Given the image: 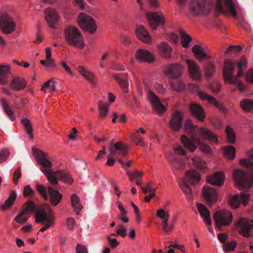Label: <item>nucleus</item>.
<instances>
[{
    "instance_id": "obj_1",
    "label": "nucleus",
    "mask_w": 253,
    "mask_h": 253,
    "mask_svg": "<svg viewBox=\"0 0 253 253\" xmlns=\"http://www.w3.org/2000/svg\"><path fill=\"white\" fill-rule=\"evenodd\" d=\"M184 127L185 130L191 135V137L188 138L183 135L180 137V140L184 148L192 152H194L201 143V139L194 134L196 130L202 139L214 143L219 142L216 136L211 130L205 127H201L196 129V126L193 125L190 119L186 121Z\"/></svg>"
},
{
    "instance_id": "obj_2",
    "label": "nucleus",
    "mask_w": 253,
    "mask_h": 253,
    "mask_svg": "<svg viewBox=\"0 0 253 253\" xmlns=\"http://www.w3.org/2000/svg\"><path fill=\"white\" fill-rule=\"evenodd\" d=\"M246 66L247 61L245 59L235 63L230 60L226 61L223 71L224 81L236 85L237 89L243 92L246 89V86L240 81L239 77L243 73Z\"/></svg>"
},
{
    "instance_id": "obj_3",
    "label": "nucleus",
    "mask_w": 253,
    "mask_h": 253,
    "mask_svg": "<svg viewBox=\"0 0 253 253\" xmlns=\"http://www.w3.org/2000/svg\"><path fill=\"white\" fill-rule=\"evenodd\" d=\"M33 154L41 166L40 169L45 175L48 181L52 185L57 184L59 171H53L50 169L52 163L48 160L47 155L38 149H34Z\"/></svg>"
},
{
    "instance_id": "obj_4",
    "label": "nucleus",
    "mask_w": 253,
    "mask_h": 253,
    "mask_svg": "<svg viewBox=\"0 0 253 253\" xmlns=\"http://www.w3.org/2000/svg\"><path fill=\"white\" fill-rule=\"evenodd\" d=\"M65 39L67 43L71 46L83 49L85 43L83 36L77 27L69 25L65 29Z\"/></svg>"
},
{
    "instance_id": "obj_5",
    "label": "nucleus",
    "mask_w": 253,
    "mask_h": 253,
    "mask_svg": "<svg viewBox=\"0 0 253 253\" xmlns=\"http://www.w3.org/2000/svg\"><path fill=\"white\" fill-rule=\"evenodd\" d=\"M212 8L211 0H192L189 10L194 15H206L211 11Z\"/></svg>"
},
{
    "instance_id": "obj_6",
    "label": "nucleus",
    "mask_w": 253,
    "mask_h": 253,
    "mask_svg": "<svg viewBox=\"0 0 253 253\" xmlns=\"http://www.w3.org/2000/svg\"><path fill=\"white\" fill-rule=\"evenodd\" d=\"M35 221L42 224H54V213L48 204H44L39 207L35 214Z\"/></svg>"
},
{
    "instance_id": "obj_7",
    "label": "nucleus",
    "mask_w": 253,
    "mask_h": 253,
    "mask_svg": "<svg viewBox=\"0 0 253 253\" xmlns=\"http://www.w3.org/2000/svg\"><path fill=\"white\" fill-rule=\"evenodd\" d=\"M149 25L153 30L163 27L166 23V17L162 11H147L145 13Z\"/></svg>"
},
{
    "instance_id": "obj_8",
    "label": "nucleus",
    "mask_w": 253,
    "mask_h": 253,
    "mask_svg": "<svg viewBox=\"0 0 253 253\" xmlns=\"http://www.w3.org/2000/svg\"><path fill=\"white\" fill-rule=\"evenodd\" d=\"M234 182L243 189H250L253 187V176L240 169L235 170L233 174Z\"/></svg>"
},
{
    "instance_id": "obj_9",
    "label": "nucleus",
    "mask_w": 253,
    "mask_h": 253,
    "mask_svg": "<svg viewBox=\"0 0 253 253\" xmlns=\"http://www.w3.org/2000/svg\"><path fill=\"white\" fill-rule=\"evenodd\" d=\"M77 22L79 26L85 32L94 33L97 26L93 18L85 13H80L78 18Z\"/></svg>"
},
{
    "instance_id": "obj_10",
    "label": "nucleus",
    "mask_w": 253,
    "mask_h": 253,
    "mask_svg": "<svg viewBox=\"0 0 253 253\" xmlns=\"http://www.w3.org/2000/svg\"><path fill=\"white\" fill-rule=\"evenodd\" d=\"M213 218L216 226L219 230L222 227L229 226L233 221L232 214L228 210L216 211Z\"/></svg>"
},
{
    "instance_id": "obj_11",
    "label": "nucleus",
    "mask_w": 253,
    "mask_h": 253,
    "mask_svg": "<svg viewBox=\"0 0 253 253\" xmlns=\"http://www.w3.org/2000/svg\"><path fill=\"white\" fill-rule=\"evenodd\" d=\"M252 196L250 192H242L233 196H230L229 198L228 203L229 205L235 209L239 208L241 205L244 207L247 206Z\"/></svg>"
},
{
    "instance_id": "obj_12",
    "label": "nucleus",
    "mask_w": 253,
    "mask_h": 253,
    "mask_svg": "<svg viewBox=\"0 0 253 253\" xmlns=\"http://www.w3.org/2000/svg\"><path fill=\"white\" fill-rule=\"evenodd\" d=\"M16 28V22L14 19L6 13L0 15V30L5 35L13 33Z\"/></svg>"
},
{
    "instance_id": "obj_13",
    "label": "nucleus",
    "mask_w": 253,
    "mask_h": 253,
    "mask_svg": "<svg viewBox=\"0 0 253 253\" xmlns=\"http://www.w3.org/2000/svg\"><path fill=\"white\" fill-rule=\"evenodd\" d=\"M44 15L45 20L49 28L53 29L58 24L60 16L55 8L52 7L45 8L44 11Z\"/></svg>"
},
{
    "instance_id": "obj_14",
    "label": "nucleus",
    "mask_w": 253,
    "mask_h": 253,
    "mask_svg": "<svg viewBox=\"0 0 253 253\" xmlns=\"http://www.w3.org/2000/svg\"><path fill=\"white\" fill-rule=\"evenodd\" d=\"M253 227L252 219L241 217L237 222V228L241 234L246 237L250 236V231Z\"/></svg>"
},
{
    "instance_id": "obj_15",
    "label": "nucleus",
    "mask_w": 253,
    "mask_h": 253,
    "mask_svg": "<svg viewBox=\"0 0 253 253\" xmlns=\"http://www.w3.org/2000/svg\"><path fill=\"white\" fill-rule=\"evenodd\" d=\"M215 7L219 11L229 12L234 17L237 15L235 6L231 0H217Z\"/></svg>"
},
{
    "instance_id": "obj_16",
    "label": "nucleus",
    "mask_w": 253,
    "mask_h": 253,
    "mask_svg": "<svg viewBox=\"0 0 253 253\" xmlns=\"http://www.w3.org/2000/svg\"><path fill=\"white\" fill-rule=\"evenodd\" d=\"M189 76L193 79L200 81L202 79V73L200 67L191 59H186Z\"/></svg>"
},
{
    "instance_id": "obj_17",
    "label": "nucleus",
    "mask_w": 253,
    "mask_h": 253,
    "mask_svg": "<svg viewBox=\"0 0 253 253\" xmlns=\"http://www.w3.org/2000/svg\"><path fill=\"white\" fill-rule=\"evenodd\" d=\"M168 161L169 165L172 169L176 170H182L186 167L185 162L180 158L175 156L172 152L167 154Z\"/></svg>"
},
{
    "instance_id": "obj_18",
    "label": "nucleus",
    "mask_w": 253,
    "mask_h": 253,
    "mask_svg": "<svg viewBox=\"0 0 253 253\" xmlns=\"http://www.w3.org/2000/svg\"><path fill=\"white\" fill-rule=\"evenodd\" d=\"M189 165L198 169L201 171H205L208 169L207 163L202 159L199 156L191 155L186 158Z\"/></svg>"
},
{
    "instance_id": "obj_19",
    "label": "nucleus",
    "mask_w": 253,
    "mask_h": 253,
    "mask_svg": "<svg viewBox=\"0 0 253 253\" xmlns=\"http://www.w3.org/2000/svg\"><path fill=\"white\" fill-rule=\"evenodd\" d=\"M198 95L202 100L208 101L210 104L217 108L222 113L225 114L228 112L227 109L220 104L212 96L201 90L198 91Z\"/></svg>"
},
{
    "instance_id": "obj_20",
    "label": "nucleus",
    "mask_w": 253,
    "mask_h": 253,
    "mask_svg": "<svg viewBox=\"0 0 253 253\" xmlns=\"http://www.w3.org/2000/svg\"><path fill=\"white\" fill-rule=\"evenodd\" d=\"M135 56L137 60L141 62L150 63L155 62L156 60L155 56L147 49H138Z\"/></svg>"
},
{
    "instance_id": "obj_21",
    "label": "nucleus",
    "mask_w": 253,
    "mask_h": 253,
    "mask_svg": "<svg viewBox=\"0 0 253 253\" xmlns=\"http://www.w3.org/2000/svg\"><path fill=\"white\" fill-rule=\"evenodd\" d=\"M135 32L137 38L142 42L148 44L152 42V36L145 27L142 25L138 26Z\"/></svg>"
},
{
    "instance_id": "obj_22",
    "label": "nucleus",
    "mask_w": 253,
    "mask_h": 253,
    "mask_svg": "<svg viewBox=\"0 0 253 253\" xmlns=\"http://www.w3.org/2000/svg\"><path fill=\"white\" fill-rule=\"evenodd\" d=\"M169 124L173 131H178L183 124L182 112L179 110L175 111L171 116Z\"/></svg>"
},
{
    "instance_id": "obj_23",
    "label": "nucleus",
    "mask_w": 253,
    "mask_h": 253,
    "mask_svg": "<svg viewBox=\"0 0 253 253\" xmlns=\"http://www.w3.org/2000/svg\"><path fill=\"white\" fill-rule=\"evenodd\" d=\"M157 48L159 55L162 58L168 59L171 57L172 48L167 42H163L159 44Z\"/></svg>"
},
{
    "instance_id": "obj_24",
    "label": "nucleus",
    "mask_w": 253,
    "mask_h": 253,
    "mask_svg": "<svg viewBox=\"0 0 253 253\" xmlns=\"http://www.w3.org/2000/svg\"><path fill=\"white\" fill-rule=\"evenodd\" d=\"M148 99L154 109L158 113H163L165 111L166 108L160 99L151 91L148 93Z\"/></svg>"
},
{
    "instance_id": "obj_25",
    "label": "nucleus",
    "mask_w": 253,
    "mask_h": 253,
    "mask_svg": "<svg viewBox=\"0 0 253 253\" xmlns=\"http://www.w3.org/2000/svg\"><path fill=\"white\" fill-rule=\"evenodd\" d=\"M109 152L112 155L118 154L119 156L126 157L127 155V145L118 141L115 143L114 147H110Z\"/></svg>"
},
{
    "instance_id": "obj_26",
    "label": "nucleus",
    "mask_w": 253,
    "mask_h": 253,
    "mask_svg": "<svg viewBox=\"0 0 253 253\" xmlns=\"http://www.w3.org/2000/svg\"><path fill=\"white\" fill-rule=\"evenodd\" d=\"M182 71L183 67L178 63L169 65L165 69V73L170 78L178 77L181 74Z\"/></svg>"
},
{
    "instance_id": "obj_27",
    "label": "nucleus",
    "mask_w": 253,
    "mask_h": 253,
    "mask_svg": "<svg viewBox=\"0 0 253 253\" xmlns=\"http://www.w3.org/2000/svg\"><path fill=\"white\" fill-rule=\"evenodd\" d=\"M197 208L200 216L205 224L207 226L211 225L212 221L209 209L205 205L200 203L197 204Z\"/></svg>"
},
{
    "instance_id": "obj_28",
    "label": "nucleus",
    "mask_w": 253,
    "mask_h": 253,
    "mask_svg": "<svg viewBox=\"0 0 253 253\" xmlns=\"http://www.w3.org/2000/svg\"><path fill=\"white\" fill-rule=\"evenodd\" d=\"M192 51L197 60L201 62L204 60L210 59L211 58V55L207 52L205 49L198 45L194 46Z\"/></svg>"
},
{
    "instance_id": "obj_29",
    "label": "nucleus",
    "mask_w": 253,
    "mask_h": 253,
    "mask_svg": "<svg viewBox=\"0 0 253 253\" xmlns=\"http://www.w3.org/2000/svg\"><path fill=\"white\" fill-rule=\"evenodd\" d=\"M189 109L192 114L196 117L199 121H203L205 118V112L199 104L194 102L189 104Z\"/></svg>"
},
{
    "instance_id": "obj_30",
    "label": "nucleus",
    "mask_w": 253,
    "mask_h": 253,
    "mask_svg": "<svg viewBox=\"0 0 253 253\" xmlns=\"http://www.w3.org/2000/svg\"><path fill=\"white\" fill-rule=\"evenodd\" d=\"M202 192L204 198L209 202H215L218 198L217 192L213 188L205 187L203 189Z\"/></svg>"
},
{
    "instance_id": "obj_31",
    "label": "nucleus",
    "mask_w": 253,
    "mask_h": 253,
    "mask_svg": "<svg viewBox=\"0 0 253 253\" xmlns=\"http://www.w3.org/2000/svg\"><path fill=\"white\" fill-rule=\"evenodd\" d=\"M225 180V175L223 172H217L207 178V182L214 186H222Z\"/></svg>"
},
{
    "instance_id": "obj_32",
    "label": "nucleus",
    "mask_w": 253,
    "mask_h": 253,
    "mask_svg": "<svg viewBox=\"0 0 253 253\" xmlns=\"http://www.w3.org/2000/svg\"><path fill=\"white\" fill-rule=\"evenodd\" d=\"M10 86L14 90H21L26 87L27 82L22 77H15L11 82Z\"/></svg>"
},
{
    "instance_id": "obj_33",
    "label": "nucleus",
    "mask_w": 253,
    "mask_h": 253,
    "mask_svg": "<svg viewBox=\"0 0 253 253\" xmlns=\"http://www.w3.org/2000/svg\"><path fill=\"white\" fill-rule=\"evenodd\" d=\"M179 187L189 202L192 200L193 196L191 188L185 180H183L179 184Z\"/></svg>"
},
{
    "instance_id": "obj_34",
    "label": "nucleus",
    "mask_w": 253,
    "mask_h": 253,
    "mask_svg": "<svg viewBox=\"0 0 253 253\" xmlns=\"http://www.w3.org/2000/svg\"><path fill=\"white\" fill-rule=\"evenodd\" d=\"M48 193L52 205L56 206L58 205L62 198V195L57 190L51 187H48Z\"/></svg>"
},
{
    "instance_id": "obj_35",
    "label": "nucleus",
    "mask_w": 253,
    "mask_h": 253,
    "mask_svg": "<svg viewBox=\"0 0 253 253\" xmlns=\"http://www.w3.org/2000/svg\"><path fill=\"white\" fill-rule=\"evenodd\" d=\"M186 178L191 184L195 185L199 183L201 180V175L197 171L192 169L187 172Z\"/></svg>"
},
{
    "instance_id": "obj_36",
    "label": "nucleus",
    "mask_w": 253,
    "mask_h": 253,
    "mask_svg": "<svg viewBox=\"0 0 253 253\" xmlns=\"http://www.w3.org/2000/svg\"><path fill=\"white\" fill-rule=\"evenodd\" d=\"M10 73V66L9 65H0V84H4L7 82L6 77Z\"/></svg>"
},
{
    "instance_id": "obj_37",
    "label": "nucleus",
    "mask_w": 253,
    "mask_h": 253,
    "mask_svg": "<svg viewBox=\"0 0 253 253\" xmlns=\"http://www.w3.org/2000/svg\"><path fill=\"white\" fill-rule=\"evenodd\" d=\"M247 156L250 158V159H242L240 161V164L243 166L246 167L251 172H253V150L248 151L246 153Z\"/></svg>"
},
{
    "instance_id": "obj_38",
    "label": "nucleus",
    "mask_w": 253,
    "mask_h": 253,
    "mask_svg": "<svg viewBox=\"0 0 253 253\" xmlns=\"http://www.w3.org/2000/svg\"><path fill=\"white\" fill-rule=\"evenodd\" d=\"M79 71L81 75L86 80L92 84H94L96 81V77L92 72L86 70L84 67L80 66Z\"/></svg>"
},
{
    "instance_id": "obj_39",
    "label": "nucleus",
    "mask_w": 253,
    "mask_h": 253,
    "mask_svg": "<svg viewBox=\"0 0 253 253\" xmlns=\"http://www.w3.org/2000/svg\"><path fill=\"white\" fill-rule=\"evenodd\" d=\"M1 104L4 113L6 114L11 121H14L15 120V117L12 110L7 103L6 99H2L1 100Z\"/></svg>"
},
{
    "instance_id": "obj_40",
    "label": "nucleus",
    "mask_w": 253,
    "mask_h": 253,
    "mask_svg": "<svg viewBox=\"0 0 253 253\" xmlns=\"http://www.w3.org/2000/svg\"><path fill=\"white\" fill-rule=\"evenodd\" d=\"M16 197L17 194L15 192L11 193L5 202L0 205V209L5 210L9 209L13 204Z\"/></svg>"
},
{
    "instance_id": "obj_41",
    "label": "nucleus",
    "mask_w": 253,
    "mask_h": 253,
    "mask_svg": "<svg viewBox=\"0 0 253 253\" xmlns=\"http://www.w3.org/2000/svg\"><path fill=\"white\" fill-rule=\"evenodd\" d=\"M170 85L172 89L176 92H180L185 88V84L182 80L176 79L171 81Z\"/></svg>"
},
{
    "instance_id": "obj_42",
    "label": "nucleus",
    "mask_w": 253,
    "mask_h": 253,
    "mask_svg": "<svg viewBox=\"0 0 253 253\" xmlns=\"http://www.w3.org/2000/svg\"><path fill=\"white\" fill-rule=\"evenodd\" d=\"M71 201L72 206L74 208L75 212L77 214H78L83 208L79 197L77 195L74 194L71 196Z\"/></svg>"
},
{
    "instance_id": "obj_43",
    "label": "nucleus",
    "mask_w": 253,
    "mask_h": 253,
    "mask_svg": "<svg viewBox=\"0 0 253 253\" xmlns=\"http://www.w3.org/2000/svg\"><path fill=\"white\" fill-rule=\"evenodd\" d=\"M205 75L208 81L211 78L216 71L214 65L211 61L208 62L204 67Z\"/></svg>"
},
{
    "instance_id": "obj_44",
    "label": "nucleus",
    "mask_w": 253,
    "mask_h": 253,
    "mask_svg": "<svg viewBox=\"0 0 253 253\" xmlns=\"http://www.w3.org/2000/svg\"><path fill=\"white\" fill-rule=\"evenodd\" d=\"M241 108L246 112H249L253 110V100L251 99H244L240 102Z\"/></svg>"
},
{
    "instance_id": "obj_45",
    "label": "nucleus",
    "mask_w": 253,
    "mask_h": 253,
    "mask_svg": "<svg viewBox=\"0 0 253 253\" xmlns=\"http://www.w3.org/2000/svg\"><path fill=\"white\" fill-rule=\"evenodd\" d=\"M56 88V84L53 81L52 79H50L49 81L46 82L42 86L41 88V90L45 92L47 89H49V91L50 93H52V92L55 90Z\"/></svg>"
},
{
    "instance_id": "obj_46",
    "label": "nucleus",
    "mask_w": 253,
    "mask_h": 253,
    "mask_svg": "<svg viewBox=\"0 0 253 253\" xmlns=\"http://www.w3.org/2000/svg\"><path fill=\"white\" fill-rule=\"evenodd\" d=\"M225 156L228 159L232 160L235 157V148L232 146L223 148Z\"/></svg>"
},
{
    "instance_id": "obj_47",
    "label": "nucleus",
    "mask_w": 253,
    "mask_h": 253,
    "mask_svg": "<svg viewBox=\"0 0 253 253\" xmlns=\"http://www.w3.org/2000/svg\"><path fill=\"white\" fill-rule=\"evenodd\" d=\"M58 178L63 182L69 184H71L73 182V179L69 173L66 171H59Z\"/></svg>"
},
{
    "instance_id": "obj_48",
    "label": "nucleus",
    "mask_w": 253,
    "mask_h": 253,
    "mask_svg": "<svg viewBox=\"0 0 253 253\" xmlns=\"http://www.w3.org/2000/svg\"><path fill=\"white\" fill-rule=\"evenodd\" d=\"M29 217V214L21 210L15 217L14 220L16 222L20 224H23L28 220Z\"/></svg>"
},
{
    "instance_id": "obj_49",
    "label": "nucleus",
    "mask_w": 253,
    "mask_h": 253,
    "mask_svg": "<svg viewBox=\"0 0 253 253\" xmlns=\"http://www.w3.org/2000/svg\"><path fill=\"white\" fill-rule=\"evenodd\" d=\"M21 122L24 126L25 128L26 129L27 133L29 134V136L31 138H33V128L31 123V122L27 118H23L21 120Z\"/></svg>"
},
{
    "instance_id": "obj_50",
    "label": "nucleus",
    "mask_w": 253,
    "mask_h": 253,
    "mask_svg": "<svg viewBox=\"0 0 253 253\" xmlns=\"http://www.w3.org/2000/svg\"><path fill=\"white\" fill-rule=\"evenodd\" d=\"M225 132L227 141L229 143L233 144L236 141V135L233 129L229 126L226 127Z\"/></svg>"
},
{
    "instance_id": "obj_51",
    "label": "nucleus",
    "mask_w": 253,
    "mask_h": 253,
    "mask_svg": "<svg viewBox=\"0 0 253 253\" xmlns=\"http://www.w3.org/2000/svg\"><path fill=\"white\" fill-rule=\"evenodd\" d=\"M97 105L100 116L102 117L106 116L108 112L109 105L105 104L102 101H99Z\"/></svg>"
},
{
    "instance_id": "obj_52",
    "label": "nucleus",
    "mask_w": 253,
    "mask_h": 253,
    "mask_svg": "<svg viewBox=\"0 0 253 253\" xmlns=\"http://www.w3.org/2000/svg\"><path fill=\"white\" fill-rule=\"evenodd\" d=\"M35 209V204L34 202L32 201L26 202L22 209L25 213L29 215L31 214Z\"/></svg>"
},
{
    "instance_id": "obj_53",
    "label": "nucleus",
    "mask_w": 253,
    "mask_h": 253,
    "mask_svg": "<svg viewBox=\"0 0 253 253\" xmlns=\"http://www.w3.org/2000/svg\"><path fill=\"white\" fill-rule=\"evenodd\" d=\"M172 152L174 155H178L180 156H185L187 154V151L184 148L180 145H176L173 147Z\"/></svg>"
},
{
    "instance_id": "obj_54",
    "label": "nucleus",
    "mask_w": 253,
    "mask_h": 253,
    "mask_svg": "<svg viewBox=\"0 0 253 253\" xmlns=\"http://www.w3.org/2000/svg\"><path fill=\"white\" fill-rule=\"evenodd\" d=\"M191 40V38L188 35L181 32V44L183 47L187 48Z\"/></svg>"
},
{
    "instance_id": "obj_55",
    "label": "nucleus",
    "mask_w": 253,
    "mask_h": 253,
    "mask_svg": "<svg viewBox=\"0 0 253 253\" xmlns=\"http://www.w3.org/2000/svg\"><path fill=\"white\" fill-rule=\"evenodd\" d=\"M169 219H166L163 220L162 225L163 227V229L164 232L167 234H169L172 232L173 231V226L168 225V221Z\"/></svg>"
},
{
    "instance_id": "obj_56",
    "label": "nucleus",
    "mask_w": 253,
    "mask_h": 253,
    "mask_svg": "<svg viewBox=\"0 0 253 253\" xmlns=\"http://www.w3.org/2000/svg\"><path fill=\"white\" fill-rule=\"evenodd\" d=\"M34 190L29 185L24 187L23 194L24 197H31L34 196Z\"/></svg>"
},
{
    "instance_id": "obj_57",
    "label": "nucleus",
    "mask_w": 253,
    "mask_h": 253,
    "mask_svg": "<svg viewBox=\"0 0 253 253\" xmlns=\"http://www.w3.org/2000/svg\"><path fill=\"white\" fill-rule=\"evenodd\" d=\"M237 243L235 241H232L224 245L223 247V251L225 253L231 252L234 250L236 247Z\"/></svg>"
},
{
    "instance_id": "obj_58",
    "label": "nucleus",
    "mask_w": 253,
    "mask_h": 253,
    "mask_svg": "<svg viewBox=\"0 0 253 253\" xmlns=\"http://www.w3.org/2000/svg\"><path fill=\"white\" fill-rule=\"evenodd\" d=\"M37 190L45 200H47L48 199V196L45 187L42 185L38 184L37 186Z\"/></svg>"
},
{
    "instance_id": "obj_59",
    "label": "nucleus",
    "mask_w": 253,
    "mask_h": 253,
    "mask_svg": "<svg viewBox=\"0 0 253 253\" xmlns=\"http://www.w3.org/2000/svg\"><path fill=\"white\" fill-rule=\"evenodd\" d=\"M76 224L75 220L72 217H68L66 219L65 225L66 227L70 230H72Z\"/></svg>"
},
{
    "instance_id": "obj_60",
    "label": "nucleus",
    "mask_w": 253,
    "mask_h": 253,
    "mask_svg": "<svg viewBox=\"0 0 253 253\" xmlns=\"http://www.w3.org/2000/svg\"><path fill=\"white\" fill-rule=\"evenodd\" d=\"M116 232L118 235L125 238L127 236L126 229L125 228L123 224H120L116 230Z\"/></svg>"
},
{
    "instance_id": "obj_61",
    "label": "nucleus",
    "mask_w": 253,
    "mask_h": 253,
    "mask_svg": "<svg viewBox=\"0 0 253 253\" xmlns=\"http://www.w3.org/2000/svg\"><path fill=\"white\" fill-rule=\"evenodd\" d=\"M127 174L129 176L130 180L131 181L134 178L142 176V175H143V172L138 171L135 169L132 172L127 171Z\"/></svg>"
},
{
    "instance_id": "obj_62",
    "label": "nucleus",
    "mask_w": 253,
    "mask_h": 253,
    "mask_svg": "<svg viewBox=\"0 0 253 253\" xmlns=\"http://www.w3.org/2000/svg\"><path fill=\"white\" fill-rule=\"evenodd\" d=\"M157 216L162 219L163 220L166 219H169V215L168 212L166 211L163 209H161L157 211Z\"/></svg>"
},
{
    "instance_id": "obj_63",
    "label": "nucleus",
    "mask_w": 253,
    "mask_h": 253,
    "mask_svg": "<svg viewBox=\"0 0 253 253\" xmlns=\"http://www.w3.org/2000/svg\"><path fill=\"white\" fill-rule=\"evenodd\" d=\"M119 84L122 87L123 92L126 94L128 92L129 84L128 81L123 79L119 81Z\"/></svg>"
},
{
    "instance_id": "obj_64",
    "label": "nucleus",
    "mask_w": 253,
    "mask_h": 253,
    "mask_svg": "<svg viewBox=\"0 0 253 253\" xmlns=\"http://www.w3.org/2000/svg\"><path fill=\"white\" fill-rule=\"evenodd\" d=\"M209 88H210L213 92L217 93L220 91L221 85L217 82L210 83L209 84Z\"/></svg>"
}]
</instances>
